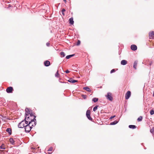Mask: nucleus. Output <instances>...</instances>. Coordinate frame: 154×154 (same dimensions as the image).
<instances>
[{
	"mask_svg": "<svg viewBox=\"0 0 154 154\" xmlns=\"http://www.w3.org/2000/svg\"><path fill=\"white\" fill-rule=\"evenodd\" d=\"M115 72V69H112L111 71H110V73H112L113 72Z\"/></svg>",
	"mask_w": 154,
	"mask_h": 154,
	"instance_id": "34",
	"label": "nucleus"
},
{
	"mask_svg": "<svg viewBox=\"0 0 154 154\" xmlns=\"http://www.w3.org/2000/svg\"><path fill=\"white\" fill-rule=\"evenodd\" d=\"M65 72L66 73H69V72L70 71H69L68 70H67L65 71Z\"/></svg>",
	"mask_w": 154,
	"mask_h": 154,
	"instance_id": "36",
	"label": "nucleus"
},
{
	"mask_svg": "<svg viewBox=\"0 0 154 154\" xmlns=\"http://www.w3.org/2000/svg\"><path fill=\"white\" fill-rule=\"evenodd\" d=\"M98 98H94L92 100L94 102H96L98 101Z\"/></svg>",
	"mask_w": 154,
	"mask_h": 154,
	"instance_id": "26",
	"label": "nucleus"
},
{
	"mask_svg": "<svg viewBox=\"0 0 154 154\" xmlns=\"http://www.w3.org/2000/svg\"><path fill=\"white\" fill-rule=\"evenodd\" d=\"M82 96L84 97V98H86V95H82Z\"/></svg>",
	"mask_w": 154,
	"mask_h": 154,
	"instance_id": "38",
	"label": "nucleus"
},
{
	"mask_svg": "<svg viewBox=\"0 0 154 154\" xmlns=\"http://www.w3.org/2000/svg\"><path fill=\"white\" fill-rule=\"evenodd\" d=\"M5 149V145L3 144L1 146H0V149Z\"/></svg>",
	"mask_w": 154,
	"mask_h": 154,
	"instance_id": "25",
	"label": "nucleus"
},
{
	"mask_svg": "<svg viewBox=\"0 0 154 154\" xmlns=\"http://www.w3.org/2000/svg\"><path fill=\"white\" fill-rule=\"evenodd\" d=\"M116 117V116H112L110 118V119H112V118H114Z\"/></svg>",
	"mask_w": 154,
	"mask_h": 154,
	"instance_id": "35",
	"label": "nucleus"
},
{
	"mask_svg": "<svg viewBox=\"0 0 154 154\" xmlns=\"http://www.w3.org/2000/svg\"><path fill=\"white\" fill-rule=\"evenodd\" d=\"M9 141H10V142L12 144H13L14 142V141L13 138H11L10 139Z\"/></svg>",
	"mask_w": 154,
	"mask_h": 154,
	"instance_id": "27",
	"label": "nucleus"
},
{
	"mask_svg": "<svg viewBox=\"0 0 154 154\" xmlns=\"http://www.w3.org/2000/svg\"><path fill=\"white\" fill-rule=\"evenodd\" d=\"M66 10L64 9H63L61 11L62 13L63 14V15L64 16H65V14L64 13V12Z\"/></svg>",
	"mask_w": 154,
	"mask_h": 154,
	"instance_id": "29",
	"label": "nucleus"
},
{
	"mask_svg": "<svg viewBox=\"0 0 154 154\" xmlns=\"http://www.w3.org/2000/svg\"><path fill=\"white\" fill-rule=\"evenodd\" d=\"M150 114L151 115H152L154 114V110L153 109L150 110Z\"/></svg>",
	"mask_w": 154,
	"mask_h": 154,
	"instance_id": "30",
	"label": "nucleus"
},
{
	"mask_svg": "<svg viewBox=\"0 0 154 154\" xmlns=\"http://www.w3.org/2000/svg\"><path fill=\"white\" fill-rule=\"evenodd\" d=\"M25 111L26 113H27V114H26V115L27 114L29 115H30V114H31V111L28 108H26L25 109Z\"/></svg>",
	"mask_w": 154,
	"mask_h": 154,
	"instance_id": "12",
	"label": "nucleus"
},
{
	"mask_svg": "<svg viewBox=\"0 0 154 154\" xmlns=\"http://www.w3.org/2000/svg\"><path fill=\"white\" fill-rule=\"evenodd\" d=\"M53 150V148L52 147H51L49 148V149L48 150V151H52Z\"/></svg>",
	"mask_w": 154,
	"mask_h": 154,
	"instance_id": "32",
	"label": "nucleus"
},
{
	"mask_svg": "<svg viewBox=\"0 0 154 154\" xmlns=\"http://www.w3.org/2000/svg\"><path fill=\"white\" fill-rule=\"evenodd\" d=\"M59 74L58 73V72L57 71L55 74V76L56 77H58L59 76Z\"/></svg>",
	"mask_w": 154,
	"mask_h": 154,
	"instance_id": "33",
	"label": "nucleus"
},
{
	"mask_svg": "<svg viewBox=\"0 0 154 154\" xmlns=\"http://www.w3.org/2000/svg\"><path fill=\"white\" fill-rule=\"evenodd\" d=\"M99 106L98 105H97L96 106H95L93 108V111H95L97 108V107Z\"/></svg>",
	"mask_w": 154,
	"mask_h": 154,
	"instance_id": "28",
	"label": "nucleus"
},
{
	"mask_svg": "<svg viewBox=\"0 0 154 154\" xmlns=\"http://www.w3.org/2000/svg\"><path fill=\"white\" fill-rule=\"evenodd\" d=\"M106 97L107 99L111 101H112L113 98L112 97V94L111 93H108L107 94V95H106Z\"/></svg>",
	"mask_w": 154,
	"mask_h": 154,
	"instance_id": "4",
	"label": "nucleus"
},
{
	"mask_svg": "<svg viewBox=\"0 0 154 154\" xmlns=\"http://www.w3.org/2000/svg\"><path fill=\"white\" fill-rule=\"evenodd\" d=\"M121 63L122 65H125L127 63V61L125 60H123L121 61Z\"/></svg>",
	"mask_w": 154,
	"mask_h": 154,
	"instance_id": "13",
	"label": "nucleus"
},
{
	"mask_svg": "<svg viewBox=\"0 0 154 154\" xmlns=\"http://www.w3.org/2000/svg\"><path fill=\"white\" fill-rule=\"evenodd\" d=\"M27 124V123L25 120L23 121L19 124L18 127L19 128H23L25 127L26 125Z\"/></svg>",
	"mask_w": 154,
	"mask_h": 154,
	"instance_id": "2",
	"label": "nucleus"
},
{
	"mask_svg": "<svg viewBox=\"0 0 154 154\" xmlns=\"http://www.w3.org/2000/svg\"><path fill=\"white\" fill-rule=\"evenodd\" d=\"M131 95V92L130 91H128L125 95V98L126 100L129 99Z\"/></svg>",
	"mask_w": 154,
	"mask_h": 154,
	"instance_id": "8",
	"label": "nucleus"
},
{
	"mask_svg": "<svg viewBox=\"0 0 154 154\" xmlns=\"http://www.w3.org/2000/svg\"><path fill=\"white\" fill-rule=\"evenodd\" d=\"M75 54H72L67 56L66 57V58L67 59H69L71 57L74 56Z\"/></svg>",
	"mask_w": 154,
	"mask_h": 154,
	"instance_id": "20",
	"label": "nucleus"
},
{
	"mask_svg": "<svg viewBox=\"0 0 154 154\" xmlns=\"http://www.w3.org/2000/svg\"><path fill=\"white\" fill-rule=\"evenodd\" d=\"M36 120H33L32 121H30L29 122V123L28 124L30 125L32 127V126H34L36 125Z\"/></svg>",
	"mask_w": 154,
	"mask_h": 154,
	"instance_id": "7",
	"label": "nucleus"
},
{
	"mask_svg": "<svg viewBox=\"0 0 154 154\" xmlns=\"http://www.w3.org/2000/svg\"><path fill=\"white\" fill-rule=\"evenodd\" d=\"M86 116L87 118L89 120L92 121V119L90 116V110H88L86 112Z\"/></svg>",
	"mask_w": 154,
	"mask_h": 154,
	"instance_id": "5",
	"label": "nucleus"
},
{
	"mask_svg": "<svg viewBox=\"0 0 154 154\" xmlns=\"http://www.w3.org/2000/svg\"><path fill=\"white\" fill-rule=\"evenodd\" d=\"M63 0V1L65 2V3H66V0Z\"/></svg>",
	"mask_w": 154,
	"mask_h": 154,
	"instance_id": "39",
	"label": "nucleus"
},
{
	"mask_svg": "<svg viewBox=\"0 0 154 154\" xmlns=\"http://www.w3.org/2000/svg\"><path fill=\"white\" fill-rule=\"evenodd\" d=\"M32 128L30 125L28 123L26 125L25 127V131L26 132H29L31 130V129Z\"/></svg>",
	"mask_w": 154,
	"mask_h": 154,
	"instance_id": "3",
	"label": "nucleus"
},
{
	"mask_svg": "<svg viewBox=\"0 0 154 154\" xmlns=\"http://www.w3.org/2000/svg\"><path fill=\"white\" fill-rule=\"evenodd\" d=\"M129 127L130 128L135 129L136 128V126L134 125H131L129 126Z\"/></svg>",
	"mask_w": 154,
	"mask_h": 154,
	"instance_id": "19",
	"label": "nucleus"
},
{
	"mask_svg": "<svg viewBox=\"0 0 154 154\" xmlns=\"http://www.w3.org/2000/svg\"><path fill=\"white\" fill-rule=\"evenodd\" d=\"M46 45L47 46H49V45H50V43H49V42H47V43H46Z\"/></svg>",
	"mask_w": 154,
	"mask_h": 154,
	"instance_id": "37",
	"label": "nucleus"
},
{
	"mask_svg": "<svg viewBox=\"0 0 154 154\" xmlns=\"http://www.w3.org/2000/svg\"><path fill=\"white\" fill-rule=\"evenodd\" d=\"M68 81L71 83H73L77 82L78 81L72 79H70L68 80Z\"/></svg>",
	"mask_w": 154,
	"mask_h": 154,
	"instance_id": "16",
	"label": "nucleus"
},
{
	"mask_svg": "<svg viewBox=\"0 0 154 154\" xmlns=\"http://www.w3.org/2000/svg\"><path fill=\"white\" fill-rule=\"evenodd\" d=\"M118 122L117 121H115L113 122H112L110 123V125H114L118 123Z\"/></svg>",
	"mask_w": 154,
	"mask_h": 154,
	"instance_id": "24",
	"label": "nucleus"
},
{
	"mask_svg": "<svg viewBox=\"0 0 154 154\" xmlns=\"http://www.w3.org/2000/svg\"><path fill=\"white\" fill-rule=\"evenodd\" d=\"M60 54L61 55V57H63L65 55V54L64 53L63 51H62L60 53Z\"/></svg>",
	"mask_w": 154,
	"mask_h": 154,
	"instance_id": "22",
	"label": "nucleus"
},
{
	"mask_svg": "<svg viewBox=\"0 0 154 154\" xmlns=\"http://www.w3.org/2000/svg\"><path fill=\"white\" fill-rule=\"evenodd\" d=\"M131 48L133 51H135L137 50V47L136 45H131Z\"/></svg>",
	"mask_w": 154,
	"mask_h": 154,
	"instance_id": "10",
	"label": "nucleus"
},
{
	"mask_svg": "<svg viewBox=\"0 0 154 154\" xmlns=\"http://www.w3.org/2000/svg\"><path fill=\"white\" fill-rule=\"evenodd\" d=\"M45 65L46 66H49L50 64V62L48 60H46L45 61L44 63Z\"/></svg>",
	"mask_w": 154,
	"mask_h": 154,
	"instance_id": "11",
	"label": "nucleus"
},
{
	"mask_svg": "<svg viewBox=\"0 0 154 154\" xmlns=\"http://www.w3.org/2000/svg\"><path fill=\"white\" fill-rule=\"evenodd\" d=\"M149 39H152L154 36V32L151 31L149 33Z\"/></svg>",
	"mask_w": 154,
	"mask_h": 154,
	"instance_id": "9",
	"label": "nucleus"
},
{
	"mask_svg": "<svg viewBox=\"0 0 154 154\" xmlns=\"http://www.w3.org/2000/svg\"><path fill=\"white\" fill-rule=\"evenodd\" d=\"M49 153V154H51L50 153H49V152H48Z\"/></svg>",
	"mask_w": 154,
	"mask_h": 154,
	"instance_id": "40",
	"label": "nucleus"
},
{
	"mask_svg": "<svg viewBox=\"0 0 154 154\" xmlns=\"http://www.w3.org/2000/svg\"><path fill=\"white\" fill-rule=\"evenodd\" d=\"M6 131L10 135L11 134V129L10 128H8Z\"/></svg>",
	"mask_w": 154,
	"mask_h": 154,
	"instance_id": "17",
	"label": "nucleus"
},
{
	"mask_svg": "<svg viewBox=\"0 0 154 154\" xmlns=\"http://www.w3.org/2000/svg\"><path fill=\"white\" fill-rule=\"evenodd\" d=\"M69 23L73 25L74 23V22L73 20V18L72 17H71L69 20Z\"/></svg>",
	"mask_w": 154,
	"mask_h": 154,
	"instance_id": "14",
	"label": "nucleus"
},
{
	"mask_svg": "<svg viewBox=\"0 0 154 154\" xmlns=\"http://www.w3.org/2000/svg\"><path fill=\"white\" fill-rule=\"evenodd\" d=\"M35 117L36 116L32 114H30L29 115L26 114L25 120L28 124V122H29L30 121H32L33 120H36V119H35Z\"/></svg>",
	"mask_w": 154,
	"mask_h": 154,
	"instance_id": "1",
	"label": "nucleus"
},
{
	"mask_svg": "<svg viewBox=\"0 0 154 154\" xmlns=\"http://www.w3.org/2000/svg\"><path fill=\"white\" fill-rule=\"evenodd\" d=\"M13 90L14 89L12 87H9L7 88L6 91L8 93H12Z\"/></svg>",
	"mask_w": 154,
	"mask_h": 154,
	"instance_id": "6",
	"label": "nucleus"
},
{
	"mask_svg": "<svg viewBox=\"0 0 154 154\" xmlns=\"http://www.w3.org/2000/svg\"><path fill=\"white\" fill-rule=\"evenodd\" d=\"M137 64V61H135L134 63L133 67L135 69H136Z\"/></svg>",
	"mask_w": 154,
	"mask_h": 154,
	"instance_id": "15",
	"label": "nucleus"
},
{
	"mask_svg": "<svg viewBox=\"0 0 154 154\" xmlns=\"http://www.w3.org/2000/svg\"><path fill=\"white\" fill-rule=\"evenodd\" d=\"M150 132L153 135H154V127L150 129Z\"/></svg>",
	"mask_w": 154,
	"mask_h": 154,
	"instance_id": "21",
	"label": "nucleus"
},
{
	"mask_svg": "<svg viewBox=\"0 0 154 154\" xmlns=\"http://www.w3.org/2000/svg\"><path fill=\"white\" fill-rule=\"evenodd\" d=\"M142 116H140L137 119V120L138 122H140L142 120Z\"/></svg>",
	"mask_w": 154,
	"mask_h": 154,
	"instance_id": "23",
	"label": "nucleus"
},
{
	"mask_svg": "<svg viewBox=\"0 0 154 154\" xmlns=\"http://www.w3.org/2000/svg\"><path fill=\"white\" fill-rule=\"evenodd\" d=\"M83 88L84 89L86 90V91H91V90L88 87H85Z\"/></svg>",
	"mask_w": 154,
	"mask_h": 154,
	"instance_id": "18",
	"label": "nucleus"
},
{
	"mask_svg": "<svg viewBox=\"0 0 154 154\" xmlns=\"http://www.w3.org/2000/svg\"><path fill=\"white\" fill-rule=\"evenodd\" d=\"M80 43H81V42H80V41L79 40H78V41L77 42V43L76 45L77 46L79 45L80 44Z\"/></svg>",
	"mask_w": 154,
	"mask_h": 154,
	"instance_id": "31",
	"label": "nucleus"
}]
</instances>
